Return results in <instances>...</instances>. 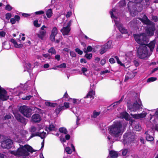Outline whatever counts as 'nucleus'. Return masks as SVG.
Wrapping results in <instances>:
<instances>
[{"label":"nucleus","mask_w":158,"mask_h":158,"mask_svg":"<svg viewBox=\"0 0 158 158\" xmlns=\"http://www.w3.org/2000/svg\"><path fill=\"white\" fill-rule=\"evenodd\" d=\"M134 37L136 42L140 44L137 48V53L140 59H144L148 54V51L146 45L148 43V39L145 34L142 33L140 34H134Z\"/></svg>","instance_id":"f257e3e1"},{"label":"nucleus","mask_w":158,"mask_h":158,"mask_svg":"<svg viewBox=\"0 0 158 158\" xmlns=\"http://www.w3.org/2000/svg\"><path fill=\"white\" fill-rule=\"evenodd\" d=\"M123 124L120 121H115L108 128L109 133L113 137L118 138L123 134L122 131Z\"/></svg>","instance_id":"f03ea898"},{"label":"nucleus","mask_w":158,"mask_h":158,"mask_svg":"<svg viewBox=\"0 0 158 158\" xmlns=\"http://www.w3.org/2000/svg\"><path fill=\"white\" fill-rule=\"evenodd\" d=\"M36 151L33 149L31 146L26 144L22 146V147H20L16 151H12V153L15 156H21L24 158L29 155L28 152L32 153L33 152Z\"/></svg>","instance_id":"7ed1b4c3"},{"label":"nucleus","mask_w":158,"mask_h":158,"mask_svg":"<svg viewBox=\"0 0 158 158\" xmlns=\"http://www.w3.org/2000/svg\"><path fill=\"white\" fill-rule=\"evenodd\" d=\"M18 110L19 112L26 118H30L32 114V109L26 105L20 106Z\"/></svg>","instance_id":"20e7f679"},{"label":"nucleus","mask_w":158,"mask_h":158,"mask_svg":"<svg viewBox=\"0 0 158 158\" xmlns=\"http://www.w3.org/2000/svg\"><path fill=\"white\" fill-rule=\"evenodd\" d=\"M127 108L131 111H136L140 109V104H138L137 100L132 104L131 103H127Z\"/></svg>","instance_id":"39448f33"},{"label":"nucleus","mask_w":158,"mask_h":158,"mask_svg":"<svg viewBox=\"0 0 158 158\" xmlns=\"http://www.w3.org/2000/svg\"><path fill=\"white\" fill-rule=\"evenodd\" d=\"M112 41H108L106 44L101 46V49L100 50V53L102 55L106 52L107 51L112 48Z\"/></svg>","instance_id":"423d86ee"},{"label":"nucleus","mask_w":158,"mask_h":158,"mask_svg":"<svg viewBox=\"0 0 158 158\" xmlns=\"http://www.w3.org/2000/svg\"><path fill=\"white\" fill-rule=\"evenodd\" d=\"M134 136L131 132L126 133L123 135V141L125 143H130L133 141Z\"/></svg>","instance_id":"0eeeda50"},{"label":"nucleus","mask_w":158,"mask_h":158,"mask_svg":"<svg viewBox=\"0 0 158 158\" xmlns=\"http://www.w3.org/2000/svg\"><path fill=\"white\" fill-rule=\"evenodd\" d=\"M12 143L11 140L7 139L2 141L1 146L3 148L10 149L12 147Z\"/></svg>","instance_id":"6e6552de"},{"label":"nucleus","mask_w":158,"mask_h":158,"mask_svg":"<svg viewBox=\"0 0 158 158\" xmlns=\"http://www.w3.org/2000/svg\"><path fill=\"white\" fill-rule=\"evenodd\" d=\"M9 97L6 91L3 88H2L0 85V99L3 101H5L7 100Z\"/></svg>","instance_id":"1a4fd4ad"},{"label":"nucleus","mask_w":158,"mask_h":158,"mask_svg":"<svg viewBox=\"0 0 158 158\" xmlns=\"http://www.w3.org/2000/svg\"><path fill=\"white\" fill-rule=\"evenodd\" d=\"M15 117L18 122L23 124L26 123V119L22 116L20 114L18 113H15L14 114Z\"/></svg>","instance_id":"9d476101"},{"label":"nucleus","mask_w":158,"mask_h":158,"mask_svg":"<svg viewBox=\"0 0 158 158\" xmlns=\"http://www.w3.org/2000/svg\"><path fill=\"white\" fill-rule=\"evenodd\" d=\"M58 33V30L56 27H54L51 31V34L50 35L49 38L50 40L52 42L55 41V36Z\"/></svg>","instance_id":"9b49d317"},{"label":"nucleus","mask_w":158,"mask_h":158,"mask_svg":"<svg viewBox=\"0 0 158 158\" xmlns=\"http://www.w3.org/2000/svg\"><path fill=\"white\" fill-rule=\"evenodd\" d=\"M155 30V26H148L146 29V33L149 36H152L153 35Z\"/></svg>","instance_id":"f8f14e48"},{"label":"nucleus","mask_w":158,"mask_h":158,"mask_svg":"<svg viewBox=\"0 0 158 158\" xmlns=\"http://www.w3.org/2000/svg\"><path fill=\"white\" fill-rule=\"evenodd\" d=\"M46 132L44 131H43L42 132H36L34 133H32L30 138H32L35 136H39L40 137L41 139H44L46 137Z\"/></svg>","instance_id":"ddd939ff"},{"label":"nucleus","mask_w":158,"mask_h":158,"mask_svg":"<svg viewBox=\"0 0 158 158\" xmlns=\"http://www.w3.org/2000/svg\"><path fill=\"white\" fill-rule=\"evenodd\" d=\"M32 121L35 123H39L41 120V118L38 114H33L31 118Z\"/></svg>","instance_id":"4468645a"},{"label":"nucleus","mask_w":158,"mask_h":158,"mask_svg":"<svg viewBox=\"0 0 158 158\" xmlns=\"http://www.w3.org/2000/svg\"><path fill=\"white\" fill-rule=\"evenodd\" d=\"M70 28L67 27H63L60 30L63 35H68L70 31Z\"/></svg>","instance_id":"2eb2a0df"},{"label":"nucleus","mask_w":158,"mask_h":158,"mask_svg":"<svg viewBox=\"0 0 158 158\" xmlns=\"http://www.w3.org/2000/svg\"><path fill=\"white\" fill-rule=\"evenodd\" d=\"M127 6L129 9H133L134 10L137 9L136 8L137 6V3H135V2L134 3L132 2L129 1L127 4Z\"/></svg>","instance_id":"dca6fc26"},{"label":"nucleus","mask_w":158,"mask_h":158,"mask_svg":"<svg viewBox=\"0 0 158 158\" xmlns=\"http://www.w3.org/2000/svg\"><path fill=\"white\" fill-rule=\"evenodd\" d=\"M120 115L123 118L125 119L126 120H129L130 117L128 113L126 111H125L121 112Z\"/></svg>","instance_id":"f3484780"},{"label":"nucleus","mask_w":158,"mask_h":158,"mask_svg":"<svg viewBox=\"0 0 158 158\" xmlns=\"http://www.w3.org/2000/svg\"><path fill=\"white\" fill-rule=\"evenodd\" d=\"M109 156L111 158H117L118 156V154L114 151L111 150L109 151Z\"/></svg>","instance_id":"a211bd4d"},{"label":"nucleus","mask_w":158,"mask_h":158,"mask_svg":"<svg viewBox=\"0 0 158 158\" xmlns=\"http://www.w3.org/2000/svg\"><path fill=\"white\" fill-rule=\"evenodd\" d=\"M46 30L40 31L39 33L37 34V36L40 39L42 40L46 35Z\"/></svg>","instance_id":"6ab92c4d"},{"label":"nucleus","mask_w":158,"mask_h":158,"mask_svg":"<svg viewBox=\"0 0 158 158\" xmlns=\"http://www.w3.org/2000/svg\"><path fill=\"white\" fill-rule=\"evenodd\" d=\"M155 44V42L154 41H151L149 44H147L146 46H147L149 48L151 51L152 52L154 49Z\"/></svg>","instance_id":"aec40b11"},{"label":"nucleus","mask_w":158,"mask_h":158,"mask_svg":"<svg viewBox=\"0 0 158 158\" xmlns=\"http://www.w3.org/2000/svg\"><path fill=\"white\" fill-rule=\"evenodd\" d=\"M94 94L95 92H93V89H91L87 93L86 96L84 97V98H91L93 97V99H94V97H93V94L94 95Z\"/></svg>","instance_id":"412c9836"},{"label":"nucleus","mask_w":158,"mask_h":158,"mask_svg":"<svg viewBox=\"0 0 158 158\" xmlns=\"http://www.w3.org/2000/svg\"><path fill=\"white\" fill-rule=\"evenodd\" d=\"M45 105L48 106H50L52 107H54L57 106L58 104L56 103H52L49 102H45Z\"/></svg>","instance_id":"4be33fe9"},{"label":"nucleus","mask_w":158,"mask_h":158,"mask_svg":"<svg viewBox=\"0 0 158 158\" xmlns=\"http://www.w3.org/2000/svg\"><path fill=\"white\" fill-rule=\"evenodd\" d=\"M55 126L52 124H50L48 128L46 127L45 129V130L46 131H48V130L49 131H55Z\"/></svg>","instance_id":"5701e85b"},{"label":"nucleus","mask_w":158,"mask_h":158,"mask_svg":"<svg viewBox=\"0 0 158 158\" xmlns=\"http://www.w3.org/2000/svg\"><path fill=\"white\" fill-rule=\"evenodd\" d=\"M64 110V106H59L58 108H56L55 110V112L57 115H58L60 112L62 110Z\"/></svg>","instance_id":"b1692460"},{"label":"nucleus","mask_w":158,"mask_h":158,"mask_svg":"<svg viewBox=\"0 0 158 158\" xmlns=\"http://www.w3.org/2000/svg\"><path fill=\"white\" fill-rule=\"evenodd\" d=\"M146 19L144 21L145 23L146 24L148 25H149L151 26H154L155 23L153 22L150 20L149 19H148L147 16H146Z\"/></svg>","instance_id":"393cba45"},{"label":"nucleus","mask_w":158,"mask_h":158,"mask_svg":"<svg viewBox=\"0 0 158 158\" xmlns=\"http://www.w3.org/2000/svg\"><path fill=\"white\" fill-rule=\"evenodd\" d=\"M119 31L122 34H126L127 32V30L125 28L123 27L122 25L119 27Z\"/></svg>","instance_id":"a878e982"},{"label":"nucleus","mask_w":158,"mask_h":158,"mask_svg":"<svg viewBox=\"0 0 158 158\" xmlns=\"http://www.w3.org/2000/svg\"><path fill=\"white\" fill-rule=\"evenodd\" d=\"M59 131L60 133H63L64 134H67L68 133V131L67 129L64 127L60 128L59 129Z\"/></svg>","instance_id":"bb28decb"},{"label":"nucleus","mask_w":158,"mask_h":158,"mask_svg":"<svg viewBox=\"0 0 158 158\" xmlns=\"http://www.w3.org/2000/svg\"><path fill=\"white\" fill-rule=\"evenodd\" d=\"M48 52L51 55H55L56 54V51L53 47L51 48L48 51Z\"/></svg>","instance_id":"cd10ccee"},{"label":"nucleus","mask_w":158,"mask_h":158,"mask_svg":"<svg viewBox=\"0 0 158 158\" xmlns=\"http://www.w3.org/2000/svg\"><path fill=\"white\" fill-rule=\"evenodd\" d=\"M52 14V9H49L46 11V15L48 18H50L51 17Z\"/></svg>","instance_id":"c85d7f7f"},{"label":"nucleus","mask_w":158,"mask_h":158,"mask_svg":"<svg viewBox=\"0 0 158 158\" xmlns=\"http://www.w3.org/2000/svg\"><path fill=\"white\" fill-rule=\"evenodd\" d=\"M100 112H97L96 110H94L93 112V115L91 116V118H96L100 114Z\"/></svg>","instance_id":"c756f323"},{"label":"nucleus","mask_w":158,"mask_h":158,"mask_svg":"<svg viewBox=\"0 0 158 158\" xmlns=\"http://www.w3.org/2000/svg\"><path fill=\"white\" fill-rule=\"evenodd\" d=\"M136 72H128L127 74L129 76L130 78L131 79L133 78L136 75Z\"/></svg>","instance_id":"7c9ffc66"},{"label":"nucleus","mask_w":158,"mask_h":158,"mask_svg":"<svg viewBox=\"0 0 158 158\" xmlns=\"http://www.w3.org/2000/svg\"><path fill=\"white\" fill-rule=\"evenodd\" d=\"M146 139L147 140L149 141H152L154 140L153 137L149 134H147L146 137Z\"/></svg>","instance_id":"2f4dec72"},{"label":"nucleus","mask_w":158,"mask_h":158,"mask_svg":"<svg viewBox=\"0 0 158 158\" xmlns=\"http://www.w3.org/2000/svg\"><path fill=\"white\" fill-rule=\"evenodd\" d=\"M92 48L91 46H88L87 47L86 50L85 49H84V53H86L88 52H91L92 51Z\"/></svg>","instance_id":"473e14b6"},{"label":"nucleus","mask_w":158,"mask_h":158,"mask_svg":"<svg viewBox=\"0 0 158 158\" xmlns=\"http://www.w3.org/2000/svg\"><path fill=\"white\" fill-rule=\"evenodd\" d=\"M157 80V78L156 77H152L149 78L147 80V82H150L155 81Z\"/></svg>","instance_id":"72a5a7b5"},{"label":"nucleus","mask_w":158,"mask_h":158,"mask_svg":"<svg viewBox=\"0 0 158 158\" xmlns=\"http://www.w3.org/2000/svg\"><path fill=\"white\" fill-rule=\"evenodd\" d=\"M114 58L116 59L117 63L120 64L121 66H124V64L122 63L121 62L120 60L118 57L117 56H114Z\"/></svg>","instance_id":"f704fd0d"},{"label":"nucleus","mask_w":158,"mask_h":158,"mask_svg":"<svg viewBox=\"0 0 158 158\" xmlns=\"http://www.w3.org/2000/svg\"><path fill=\"white\" fill-rule=\"evenodd\" d=\"M66 152L68 154H71L72 153V151L69 147H67L65 148Z\"/></svg>","instance_id":"c9c22d12"},{"label":"nucleus","mask_w":158,"mask_h":158,"mask_svg":"<svg viewBox=\"0 0 158 158\" xmlns=\"http://www.w3.org/2000/svg\"><path fill=\"white\" fill-rule=\"evenodd\" d=\"M85 57L87 59L90 60L92 57V54L91 53L88 54L87 53H86L85 55Z\"/></svg>","instance_id":"e433bc0d"},{"label":"nucleus","mask_w":158,"mask_h":158,"mask_svg":"<svg viewBox=\"0 0 158 158\" xmlns=\"http://www.w3.org/2000/svg\"><path fill=\"white\" fill-rule=\"evenodd\" d=\"M5 9L9 11H10L13 9V7L10 5L7 4L6 6Z\"/></svg>","instance_id":"4c0bfd02"},{"label":"nucleus","mask_w":158,"mask_h":158,"mask_svg":"<svg viewBox=\"0 0 158 158\" xmlns=\"http://www.w3.org/2000/svg\"><path fill=\"white\" fill-rule=\"evenodd\" d=\"M143 112L139 114V118H143L146 116L147 114V113L146 112L143 113Z\"/></svg>","instance_id":"58836bf2"},{"label":"nucleus","mask_w":158,"mask_h":158,"mask_svg":"<svg viewBox=\"0 0 158 158\" xmlns=\"http://www.w3.org/2000/svg\"><path fill=\"white\" fill-rule=\"evenodd\" d=\"M119 6L122 7L126 5L125 0H121L119 2Z\"/></svg>","instance_id":"ea45409f"},{"label":"nucleus","mask_w":158,"mask_h":158,"mask_svg":"<svg viewBox=\"0 0 158 158\" xmlns=\"http://www.w3.org/2000/svg\"><path fill=\"white\" fill-rule=\"evenodd\" d=\"M33 24L34 26L36 27H39L40 26V24L38 23V20L37 19H35L34 21Z\"/></svg>","instance_id":"a19ab883"},{"label":"nucleus","mask_w":158,"mask_h":158,"mask_svg":"<svg viewBox=\"0 0 158 158\" xmlns=\"http://www.w3.org/2000/svg\"><path fill=\"white\" fill-rule=\"evenodd\" d=\"M70 99L73 100V102L74 104H79L80 103V101L79 100H77L75 98L72 99L71 98H70Z\"/></svg>","instance_id":"79ce46f5"},{"label":"nucleus","mask_w":158,"mask_h":158,"mask_svg":"<svg viewBox=\"0 0 158 158\" xmlns=\"http://www.w3.org/2000/svg\"><path fill=\"white\" fill-rule=\"evenodd\" d=\"M32 96H31V95H28L27 96H23V98H22V99L23 100H29L32 97Z\"/></svg>","instance_id":"37998d69"},{"label":"nucleus","mask_w":158,"mask_h":158,"mask_svg":"<svg viewBox=\"0 0 158 158\" xmlns=\"http://www.w3.org/2000/svg\"><path fill=\"white\" fill-rule=\"evenodd\" d=\"M11 114H6L3 118V120H6L11 118Z\"/></svg>","instance_id":"c03bdc74"},{"label":"nucleus","mask_w":158,"mask_h":158,"mask_svg":"<svg viewBox=\"0 0 158 158\" xmlns=\"http://www.w3.org/2000/svg\"><path fill=\"white\" fill-rule=\"evenodd\" d=\"M12 16L11 14L10 13H6L5 15L6 19L7 20H9Z\"/></svg>","instance_id":"a18cd8bd"},{"label":"nucleus","mask_w":158,"mask_h":158,"mask_svg":"<svg viewBox=\"0 0 158 158\" xmlns=\"http://www.w3.org/2000/svg\"><path fill=\"white\" fill-rule=\"evenodd\" d=\"M152 20L154 21L155 22H156L158 21V18L157 16H154L152 15Z\"/></svg>","instance_id":"49530a36"},{"label":"nucleus","mask_w":158,"mask_h":158,"mask_svg":"<svg viewBox=\"0 0 158 158\" xmlns=\"http://www.w3.org/2000/svg\"><path fill=\"white\" fill-rule=\"evenodd\" d=\"M56 67L57 68H65L66 67V64L65 63H63L61 64L60 65L56 66Z\"/></svg>","instance_id":"de8ad7c7"},{"label":"nucleus","mask_w":158,"mask_h":158,"mask_svg":"<svg viewBox=\"0 0 158 158\" xmlns=\"http://www.w3.org/2000/svg\"><path fill=\"white\" fill-rule=\"evenodd\" d=\"M75 52L80 55H81L83 53V52L79 48H77L75 49Z\"/></svg>","instance_id":"09e8293b"},{"label":"nucleus","mask_w":158,"mask_h":158,"mask_svg":"<svg viewBox=\"0 0 158 158\" xmlns=\"http://www.w3.org/2000/svg\"><path fill=\"white\" fill-rule=\"evenodd\" d=\"M128 152L127 149H124L122 150V154L123 156H125Z\"/></svg>","instance_id":"8fccbe9b"},{"label":"nucleus","mask_w":158,"mask_h":158,"mask_svg":"<svg viewBox=\"0 0 158 158\" xmlns=\"http://www.w3.org/2000/svg\"><path fill=\"white\" fill-rule=\"evenodd\" d=\"M131 115L132 118L136 119H139V114H131Z\"/></svg>","instance_id":"3c124183"},{"label":"nucleus","mask_w":158,"mask_h":158,"mask_svg":"<svg viewBox=\"0 0 158 158\" xmlns=\"http://www.w3.org/2000/svg\"><path fill=\"white\" fill-rule=\"evenodd\" d=\"M70 56L72 57H75L76 56V54L73 51H70Z\"/></svg>","instance_id":"603ef678"},{"label":"nucleus","mask_w":158,"mask_h":158,"mask_svg":"<svg viewBox=\"0 0 158 158\" xmlns=\"http://www.w3.org/2000/svg\"><path fill=\"white\" fill-rule=\"evenodd\" d=\"M14 19L15 20V21H16L19 23V22L20 18L19 15H16L15 16Z\"/></svg>","instance_id":"864d4df0"},{"label":"nucleus","mask_w":158,"mask_h":158,"mask_svg":"<svg viewBox=\"0 0 158 158\" xmlns=\"http://www.w3.org/2000/svg\"><path fill=\"white\" fill-rule=\"evenodd\" d=\"M120 103L119 102H118V101L117 102L113 103L111 105V106H113L114 108H115L117 107L118 104H119Z\"/></svg>","instance_id":"5fc2aeb1"},{"label":"nucleus","mask_w":158,"mask_h":158,"mask_svg":"<svg viewBox=\"0 0 158 158\" xmlns=\"http://www.w3.org/2000/svg\"><path fill=\"white\" fill-rule=\"evenodd\" d=\"M23 46V45L22 44H18L17 43V44L15 45V47L18 48H22Z\"/></svg>","instance_id":"6e6d98bb"},{"label":"nucleus","mask_w":158,"mask_h":158,"mask_svg":"<svg viewBox=\"0 0 158 158\" xmlns=\"http://www.w3.org/2000/svg\"><path fill=\"white\" fill-rule=\"evenodd\" d=\"M35 13L36 15H39L44 14V12L42 10H40L39 11H36Z\"/></svg>","instance_id":"4d7b16f0"},{"label":"nucleus","mask_w":158,"mask_h":158,"mask_svg":"<svg viewBox=\"0 0 158 158\" xmlns=\"http://www.w3.org/2000/svg\"><path fill=\"white\" fill-rule=\"evenodd\" d=\"M10 42L13 43L14 45V46L15 47V45L17 44V43L15 40L14 39H11L10 40Z\"/></svg>","instance_id":"13d9d810"},{"label":"nucleus","mask_w":158,"mask_h":158,"mask_svg":"<svg viewBox=\"0 0 158 158\" xmlns=\"http://www.w3.org/2000/svg\"><path fill=\"white\" fill-rule=\"evenodd\" d=\"M60 56L59 54H57L55 55V58L57 61H59L60 60Z\"/></svg>","instance_id":"bf43d9fd"},{"label":"nucleus","mask_w":158,"mask_h":158,"mask_svg":"<svg viewBox=\"0 0 158 158\" xmlns=\"http://www.w3.org/2000/svg\"><path fill=\"white\" fill-rule=\"evenodd\" d=\"M109 62L111 64H114L115 62V60L113 58H111L109 59Z\"/></svg>","instance_id":"052dcab7"},{"label":"nucleus","mask_w":158,"mask_h":158,"mask_svg":"<svg viewBox=\"0 0 158 158\" xmlns=\"http://www.w3.org/2000/svg\"><path fill=\"white\" fill-rule=\"evenodd\" d=\"M36 130V128L35 127H31L30 131L31 133L35 132Z\"/></svg>","instance_id":"680f3d73"},{"label":"nucleus","mask_w":158,"mask_h":158,"mask_svg":"<svg viewBox=\"0 0 158 158\" xmlns=\"http://www.w3.org/2000/svg\"><path fill=\"white\" fill-rule=\"evenodd\" d=\"M6 33V32L3 31H0V36L2 37H4Z\"/></svg>","instance_id":"e2e57ef3"},{"label":"nucleus","mask_w":158,"mask_h":158,"mask_svg":"<svg viewBox=\"0 0 158 158\" xmlns=\"http://www.w3.org/2000/svg\"><path fill=\"white\" fill-rule=\"evenodd\" d=\"M10 22L12 24H15L16 22L14 18H13L10 19Z\"/></svg>","instance_id":"0e129e2a"},{"label":"nucleus","mask_w":158,"mask_h":158,"mask_svg":"<svg viewBox=\"0 0 158 158\" xmlns=\"http://www.w3.org/2000/svg\"><path fill=\"white\" fill-rule=\"evenodd\" d=\"M106 62V60L105 59H102L100 61V64L102 65H103Z\"/></svg>","instance_id":"69168bd1"},{"label":"nucleus","mask_w":158,"mask_h":158,"mask_svg":"<svg viewBox=\"0 0 158 158\" xmlns=\"http://www.w3.org/2000/svg\"><path fill=\"white\" fill-rule=\"evenodd\" d=\"M88 71V69L87 68L85 67H83L81 69V71L82 72L84 73Z\"/></svg>","instance_id":"338daca9"},{"label":"nucleus","mask_w":158,"mask_h":158,"mask_svg":"<svg viewBox=\"0 0 158 158\" xmlns=\"http://www.w3.org/2000/svg\"><path fill=\"white\" fill-rule=\"evenodd\" d=\"M133 63L136 67H137L139 65V63L136 60H134L133 61Z\"/></svg>","instance_id":"774afa93"}]
</instances>
